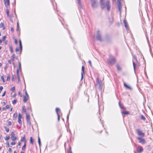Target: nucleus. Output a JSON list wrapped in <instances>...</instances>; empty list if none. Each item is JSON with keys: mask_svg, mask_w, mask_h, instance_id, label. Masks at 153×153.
Returning a JSON list of instances; mask_svg holds the SVG:
<instances>
[{"mask_svg": "<svg viewBox=\"0 0 153 153\" xmlns=\"http://www.w3.org/2000/svg\"><path fill=\"white\" fill-rule=\"evenodd\" d=\"M100 7L102 9L106 8L108 11H110L111 4L109 0H100Z\"/></svg>", "mask_w": 153, "mask_h": 153, "instance_id": "1", "label": "nucleus"}, {"mask_svg": "<svg viewBox=\"0 0 153 153\" xmlns=\"http://www.w3.org/2000/svg\"><path fill=\"white\" fill-rule=\"evenodd\" d=\"M90 1L92 8L94 9L97 8L98 5L97 1V0H90Z\"/></svg>", "mask_w": 153, "mask_h": 153, "instance_id": "2", "label": "nucleus"}, {"mask_svg": "<svg viewBox=\"0 0 153 153\" xmlns=\"http://www.w3.org/2000/svg\"><path fill=\"white\" fill-rule=\"evenodd\" d=\"M116 62V59L114 57L112 56L109 57V59L108 60V63L110 65H112L115 64Z\"/></svg>", "mask_w": 153, "mask_h": 153, "instance_id": "3", "label": "nucleus"}, {"mask_svg": "<svg viewBox=\"0 0 153 153\" xmlns=\"http://www.w3.org/2000/svg\"><path fill=\"white\" fill-rule=\"evenodd\" d=\"M96 39L100 42L102 41V39L101 37V35L99 31H97V36L96 37Z\"/></svg>", "mask_w": 153, "mask_h": 153, "instance_id": "4", "label": "nucleus"}, {"mask_svg": "<svg viewBox=\"0 0 153 153\" xmlns=\"http://www.w3.org/2000/svg\"><path fill=\"white\" fill-rule=\"evenodd\" d=\"M26 119L27 121V123L30 126L31 125V123L30 121V116L29 114H27L26 113Z\"/></svg>", "mask_w": 153, "mask_h": 153, "instance_id": "5", "label": "nucleus"}, {"mask_svg": "<svg viewBox=\"0 0 153 153\" xmlns=\"http://www.w3.org/2000/svg\"><path fill=\"white\" fill-rule=\"evenodd\" d=\"M96 81L97 85H99L100 89L101 90L102 88V85L101 81H100L99 78H97Z\"/></svg>", "mask_w": 153, "mask_h": 153, "instance_id": "6", "label": "nucleus"}, {"mask_svg": "<svg viewBox=\"0 0 153 153\" xmlns=\"http://www.w3.org/2000/svg\"><path fill=\"white\" fill-rule=\"evenodd\" d=\"M117 6L119 9V11L120 13L121 10L122 6L121 1L120 0H118L117 1Z\"/></svg>", "mask_w": 153, "mask_h": 153, "instance_id": "7", "label": "nucleus"}, {"mask_svg": "<svg viewBox=\"0 0 153 153\" xmlns=\"http://www.w3.org/2000/svg\"><path fill=\"white\" fill-rule=\"evenodd\" d=\"M137 132L139 136H144L145 134L143 133L140 129H137Z\"/></svg>", "mask_w": 153, "mask_h": 153, "instance_id": "8", "label": "nucleus"}, {"mask_svg": "<svg viewBox=\"0 0 153 153\" xmlns=\"http://www.w3.org/2000/svg\"><path fill=\"white\" fill-rule=\"evenodd\" d=\"M137 140L139 141V143L142 144H144L146 142V140L144 139H143L140 137H138Z\"/></svg>", "mask_w": 153, "mask_h": 153, "instance_id": "9", "label": "nucleus"}, {"mask_svg": "<svg viewBox=\"0 0 153 153\" xmlns=\"http://www.w3.org/2000/svg\"><path fill=\"white\" fill-rule=\"evenodd\" d=\"M22 115L20 114L19 113L18 115V123L20 124L21 125H22V121L21 120V119L22 118Z\"/></svg>", "mask_w": 153, "mask_h": 153, "instance_id": "10", "label": "nucleus"}, {"mask_svg": "<svg viewBox=\"0 0 153 153\" xmlns=\"http://www.w3.org/2000/svg\"><path fill=\"white\" fill-rule=\"evenodd\" d=\"M84 69H85L84 67L83 66H82V72L81 73V80L83 78V75H84L85 74Z\"/></svg>", "mask_w": 153, "mask_h": 153, "instance_id": "11", "label": "nucleus"}, {"mask_svg": "<svg viewBox=\"0 0 153 153\" xmlns=\"http://www.w3.org/2000/svg\"><path fill=\"white\" fill-rule=\"evenodd\" d=\"M4 4L6 7H8L10 4L9 0H4Z\"/></svg>", "mask_w": 153, "mask_h": 153, "instance_id": "12", "label": "nucleus"}, {"mask_svg": "<svg viewBox=\"0 0 153 153\" xmlns=\"http://www.w3.org/2000/svg\"><path fill=\"white\" fill-rule=\"evenodd\" d=\"M143 149L142 147H138L137 149V151L138 153H140L143 151Z\"/></svg>", "mask_w": 153, "mask_h": 153, "instance_id": "13", "label": "nucleus"}, {"mask_svg": "<svg viewBox=\"0 0 153 153\" xmlns=\"http://www.w3.org/2000/svg\"><path fill=\"white\" fill-rule=\"evenodd\" d=\"M124 86L126 88L129 89V90H131L132 89V88L129 86H128L127 85L125 82H124Z\"/></svg>", "mask_w": 153, "mask_h": 153, "instance_id": "14", "label": "nucleus"}, {"mask_svg": "<svg viewBox=\"0 0 153 153\" xmlns=\"http://www.w3.org/2000/svg\"><path fill=\"white\" fill-rule=\"evenodd\" d=\"M26 142L27 140H25L24 142V144L22 148V150H23L25 151V149Z\"/></svg>", "mask_w": 153, "mask_h": 153, "instance_id": "15", "label": "nucleus"}, {"mask_svg": "<svg viewBox=\"0 0 153 153\" xmlns=\"http://www.w3.org/2000/svg\"><path fill=\"white\" fill-rule=\"evenodd\" d=\"M119 105L120 107L122 109H123V110H124L126 109V108L123 107L122 104L121 103V102H119Z\"/></svg>", "mask_w": 153, "mask_h": 153, "instance_id": "16", "label": "nucleus"}, {"mask_svg": "<svg viewBox=\"0 0 153 153\" xmlns=\"http://www.w3.org/2000/svg\"><path fill=\"white\" fill-rule=\"evenodd\" d=\"M121 113H122V115H123V114H125V115H126V114H129V112L127 111H122L121 112Z\"/></svg>", "mask_w": 153, "mask_h": 153, "instance_id": "17", "label": "nucleus"}, {"mask_svg": "<svg viewBox=\"0 0 153 153\" xmlns=\"http://www.w3.org/2000/svg\"><path fill=\"white\" fill-rule=\"evenodd\" d=\"M77 1H78V4L79 5L80 7L81 8H82V4L80 0H77Z\"/></svg>", "mask_w": 153, "mask_h": 153, "instance_id": "18", "label": "nucleus"}, {"mask_svg": "<svg viewBox=\"0 0 153 153\" xmlns=\"http://www.w3.org/2000/svg\"><path fill=\"white\" fill-rule=\"evenodd\" d=\"M123 22H124V25L125 26V27L127 29L128 28V26L127 25V22H126V21L125 20H124Z\"/></svg>", "mask_w": 153, "mask_h": 153, "instance_id": "19", "label": "nucleus"}, {"mask_svg": "<svg viewBox=\"0 0 153 153\" xmlns=\"http://www.w3.org/2000/svg\"><path fill=\"white\" fill-rule=\"evenodd\" d=\"M28 98L27 97V96H24V99H23V101L24 102H26L27 100V99Z\"/></svg>", "mask_w": 153, "mask_h": 153, "instance_id": "20", "label": "nucleus"}, {"mask_svg": "<svg viewBox=\"0 0 153 153\" xmlns=\"http://www.w3.org/2000/svg\"><path fill=\"white\" fill-rule=\"evenodd\" d=\"M15 57V54H13V55L11 57V59L12 61H13L14 60V58Z\"/></svg>", "mask_w": 153, "mask_h": 153, "instance_id": "21", "label": "nucleus"}, {"mask_svg": "<svg viewBox=\"0 0 153 153\" xmlns=\"http://www.w3.org/2000/svg\"><path fill=\"white\" fill-rule=\"evenodd\" d=\"M11 138L12 140H16L17 139L16 137L14 136H11Z\"/></svg>", "mask_w": 153, "mask_h": 153, "instance_id": "22", "label": "nucleus"}, {"mask_svg": "<svg viewBox=\"0 0 153 153\" xmlns=\"http://www.w3.org/2000/svg\"><path fill=\"white\" fill-rule=\"evenodd\" d=\"M19 45L20 49L21 50H22V44L21 41L20 40L19 41Z\"/></svg>", "mask_w": 153, "mask_h": 153, "instance_id": "23", "label": "nucleus"}, {"mask_svg": "<svg viewBox=\"0 0 153 153\" xmlns=\"http://www.w3.org/2000/svg\"><path fill=\"white\" fill-rule=\"evenodd\" d=\"M30 143L32 144H33V138L32 137H30Z\"/></svg>", "mask_w": 153, "mask_h": 153, "instance_id": "24", "label": "nucleus"}, {"mask_svg": "<svg viewBox=\"0 0 153 153\" xmlns=\"http://www.w3.org/2000/svg\"><path fill=\"white\" fill-rule=\"evenodd\" d=\"M117 68L118 71H121V68L119 65H117Z\"/></svg>", "mask_w": 153, "mask_h": 153, "instance_id": "25", "label": "nucleus"}, {"mask_svg": "<svg viewBox=\"0 0 153 153\" xmlns=\"http://www.w3.org/2000/svg\"><path fill=\"white\" fill-rule=\"evenodd\" d=\"M4 128L6 129V131L7 132H8L9 131V128H7L6 126L4 127Z\"/></svg>", "mask_w": 153, "mask_h": 153, "instance_id": "26", "label": "nucleus"}, {"mask_svg": "<svg viewBox=\"0 0 153 153\" xmlns=\"http://www.w3.org/2000/svg\"><path fill=\"white\" fill-rule=\"evenodd\" d=\"M141 119L142 120H146L145 117L143 115H142L141 116Z\"/></svg>", "mask_w": 153, "mask_h": 153, "instance_id": "27", "label": "nucleus"}, {"mask_svg": "<svg viewBox=\"0 0 153 153\" xmlns=\"http://www.w3.org/2000/svg\"><path fill=\"white\" fill-rule=\"evenodd\" d=\"M22 110H23V111L24 112H26V109L25 108V106H23L22 107Z\"/></svg>", "mask_w": 153, "mask_h": 153, "instance_id": "28", "label": "nucleus"}, {"mask_svg": "<svg viewBox=\"0 0 153 153\" xmlns=\"http://www.w3.org/2000/svg\"><path fill=\"white\" fill-rule=\"evenodd\" d=\"M1 79L2 80L3 82H4V83L5 82V80L4 79V76H1Z\"/></svg>", "mask_w": 153, "mask_h": 153, "instance_id": "29", "label": "nucleus"}, {"mask_svg": "<svg viewBox=\"0 0 153 153\" xmlns=\"http://www.w3.org/2000/svg\"><path fill=\"white\" fill-rule=\"evenodd\" d=\"M38 143L39 145V146H40L41 143L40 140V138L39 137H38Z\"/></svg>", "mask_w": 153, "mask_h": 153, "instance_id": "30", "label": "nucleus"}, {"mask_svg": "<svg viewBox=\"0 0 153 153\" xmlns=\"http://www.w3.org/2000/svg\"><path fill=\"white\" fill-rule=\"evenodd\" d=\"M25 140H26L25 139V137L24 136V137L21 139V141L22 142H23V141H24V142H25Z\"/></svg>", "mask_w": 153, "mask_h": 153, "instance_id": "31", "label": "nucleus"}, {"mask_svg": "<svg viewBox=\"0 0 153 153\" xmlns=\"http://www.w3.org/2000/svg\"><path fill=\"white\" fill-rule=\"evenodd\" d=\"M17 114L16 113H15L13 115V118H16L17 117Z\"/></svg>", "mask_w": 153, "mask_h": 153, "instance_id": "32", "label": "nucleus"}, {"mask_svg": "<svg viewBox=\"0 0 153 153\" xmlns=\"http://www.w3.org/2000/svg\"><path fill=\"white\" fill-rule=\"evenodd\" d=\"M60 110L59 108H56V111L57 114H59L58 113V111Z\"/></svg>", "mask_w": 153, "mask_h": 153, "instance_id": "33", "label": "nucleus"}, {"mask_svg": "<svg viewBox=\"0 0 153 153\" xmlns=\"http://www.w3.org/2000/svg\"><path fill=\"white\" fill-rule=\"evenodd\" d=\"M10 138V137L9 136H8L7 137H4V139L5 140H9Z\"/></svg>", "mask_w": 153, "mask_h": 153, "instance_id": "34", "label": "nucleus"}, {"mask_svg": "<svg viewBox=\"0 0 153 153\" xmlns=\"http://www.w3.org/2000/svg\"><path fill=\"white\" fill-rule=\"evenodd\" d=\"M19 69L20 70L21 69V64L20 62H19Z\"/></svg>", "mask_w": 153, "mask_h": 153, "instance_id": "35", "label": "nucleus"}, {"mask_svg": "<svg viewBox=\"0 0 153 153\" xmlns=\"http://www.w3.org/2000/svg\"><path fill=\"white\" fill-rule=\"evenodd\" d=\"M10 75H8L7 76V81H9L10 80Z\"/></svg>", "mask_w": 153, "mask_h": 153, "instance_id": "36", "label": "nucleus"}, {"mask_svg": "<svg viewBox=\"0 0 153 153\" xmlns=\"http://www.w3.org/2000/svg\"><path fill=\"white\" fill-rule=\"evenodd\" d=\"M15 76L13 75L12 76V80L13 81H14L15 80Z\"/></svg>", "mask_w": 153, "mask_h": 153, "instance_id": "37", "label": "nucleus"}, {"mask_svg": "<svg viewBox=\"0 0 153 153\" xmlns=\"http://www.w3.org/2000/svg\"><path fill=\"white\" fill-rule=\"evenodd\" d=\"M10 52L11 53H13V49L12 47L11 46H10Z\"/></svg>", "mask_w": 153, "mask_h": 153, "instance_id": "38", "label": "nucleus"}, {"mask_svg": "<svg viewBox=\"0 0 153 153\" xmlns=\"http://www.w3.org/2000/svg\"><path fill=\"white\" fill-rule=\"evenodd\" d=\"M17 100H14L12 102V103L13 104H15L17 102Z\"/></svg>", "mask_w": 153, "mask_h": 153, "instance_id": "39", "label": "nucleus"}, {"mask_svg": "<svg viewBox=\"0 0 153 153\" xmlns=\"http://www.w3.org/2000/svg\"><path fill=\"white\" fill-rule=\"evenodd\" d=\"M15 90V87L14 86H13L12 88H11V90L12 91H13Z\"/></svg>", "mask_w": 153, "mask_h": 153, "instance_id": "40", "label": "nucleus"}, {"mask_svg": "<svg viewBox=\"0 0 153 153\" xmlns=\"http://www.w3.org/2000/svg\"><path fill=\"white\" fill-rule=\"evenodd\" d=\"M4 26V24L3 23L1 22L0 24V28H2Z\"/></svg>", "mask_w": 153, "mask_h": 153, "instance_id": "41", "label": "nucleus"}, {"mask_svg": "<svg viewBox=\"0 0 153 153\" xmlns=\"http://www.w3.org/2000/svg\"><path fill=\"white\" fill-rule=\"evenodd\" d=\"M10 108V105H6V109H8Z\"/></svg>", "mask_w": 153, "mask_h": 153, "instance_id": "42", "label": "nucleus"}, {"mask_svg": "<svg viewBox=\"0 0 153 153\" xmlns=\"http://www.w3.org/2000/svg\"><path fill=\"white\" fill-rule=\"evenodd\" d=\"M133 64L134 68V70L135 71V63L134 62H133Z\"/></svg>", "mask_w": 153, "mask_h": 153, "instance_id": "43", "label": "nucleus"}, {"mask_svg": "<svg viewBox=\"0 0 153 153\" xmlns=\"http://www.w3.org/2000/svg\"><path fill=\"white\" fill-rule=\"evenodd\" d=\"M6 14H7V16H9V11L8 10H6Z\"/></svg>", "mask_w": 153, "mask_h": 153, "instance_id": "44", "label": "nucleus"}, {"mask_svg": "<svg viewBox=\"0 0 153 153\" xmlns=\"http://www.w3.org/2000/svg\"><path fill=\"white\" fill-rule=\"evenodd\" d=\"M109 21H110V22H111V23H112L113 21V18L112 17L111 18V19H110V18L109 19Z\"/></svg>", "mask_w": 153, "mask_h": 153, "instance_id": "45", "label": "nucleus"}, {"mask_svg": "<svg viewBox=\"0 0 153 153\" xmlns=\"http://www.w3.org/2000/svg\"><path fill=\"white\" fill-rule=\"evenodd\" d=\"M19 69H17L16 71L17 75V76H19Z\"/></svg>", "mask_w": 153, "mask_h": 153, "instance_id": "46", "label": "nucleus"}, {"mask_svg": "<svg viewBox=\"0 0 153 153\" xmlns=\"http://www.w3.org/2000/svg\"><path fill=\"white\" fill-rule=\"evenodd\" d=\"M15 135V132H12L11 134V136H14Z\"/></svg>", "mask_w": 153, "mask_h": 153, "instance_id": "47", "label": "nucleus"}, {"mask_svg": "<svg viewBox=\"0 0 153 153\" xmlns=\"http://www.w3.org/2000/svg\"><path fill=\"white\" fill-rule=\"evenodd\" d=\"M8 124L9 126H10L12 125V123L11 121H9L8 122Z\"/></svg>", "mask_w": 153, "mask_h": 153, "instance_id": "48", "label": "nucleus"}, {"mask_svg": "<svg viewBox=\"0 0 153 153\" xmlns=\"http://www.w3.org/2000/svg\"><path fill=\"white\" fill-rule=\"evenodd\" d=\"M8 62L10 64H11L12 63V62H11V60H10V59H9L8 60Z\"/></svg>", "mask_w": 153, "mask_h": 153, "instance_id": "49", "label": "nucleus"}, {"mask_svg": "<svg viewBox=\"0 0 153 153\" xmlns=\"http://www.w3.org/2000/svg\"><path fill=\"white\" fill-rule=\"evenodd\" d=\"M6 38V36H4L3 37V39H2V40L3 41H4L5 40Z\"/></svg>", "mask_w": 153, "mask_h": 153, "instance_id": "50", "label": "nucleus"}, {"mask_svg": "<svg viewBox=\"0 0 153 153\" xmlns=\"http://www.w3.org/2000/svg\"><path fill=\"white\" fill-rule=\"evenodd\" d=\"M88 62L90 64V66H91L92 64L91 61L90 60H89Z\"/></svg>", "mask_w": 153, "mask_h": 153, "instance_id": "51", "label": "nucleus"}, {"mask_svg": "<svg viewBox=\"0 0 153 153\" xmlns=\"http://www.w3.org/2000/svg\"><path fill=\"white\" fill-rule=\"evenodd\" d=\"M57 115L58 116V120L59 121L60 120V115L59 114H57Z\"/></svg>", "mask_w": 153, "mask_h": 153, "instance_id": "52", "label": "nucleus"}, {"mask_svg": "<svg viewBox=\"0 0 153 153\" xmlns=\"http://www.w3.org/2000/svg\"><path fill=\"white\" fill-rule=\"evenodd\" d=\"M6 144L7 146H10V144L8 142H7L6 143Z\"/></svg>", "mask_w": 153, "mask_h": 153, "instance_id": "53", "label": "nucleus"}, {"mask_svg": "<svg viewBox=\"0 0 153 153\" xmlns=\"http://www.w3.org/2000/svg\"><path fill=\"white\" fill-rule=\"evenodd\" d=\"M11 31L12 32H13L14 31V29L12 27H11Z\"/></svg>", "mask_w": 153, "mask_h": 153, "instance_id": "54", "label": "nucleus"}, {"mask_svg": "<svg viewBox=\"0 0 153 153\" xmlns=\"http://www.w3.org/2000/svg\"><path fill=\"white\" fill-rule=\"evenodd\" d=\"M16 52H18L19 51V49L18 48H16Z\"/></svg>", "mask_w": 153, "mask_h": 153, "instance_id": "55", "label": "nucleus"}, {"mask_svg": "<svg viewBox=\"0 0 153 153\" xmlns=\"http://www.w3.org/2000/svg\"><path fill=\"white\" fill-rule=\"evenodd\" d=\"M25 94H26V96H27V98H28V97H29V96H28V94H27V92L26 91H25Z\"/></svg>", "mask_w": 153, "mask_h": 153, "instance_id": "56", "label": "nucleus"}, {"mask_svg": "<svg viewBox=\"0 0 153 153\" xmlns=\"http://www.w3.org/2000/svg\"><path fill=\"white\" fill-rule=\"evenodd\" d=\"M15 43L16 44H17V43H18V41H17V40L16 39H15Z\"/></svg>", "mask_w": 153, "mask_h": 153, "instance_id": "57", "label": "nucleus"}, {"mask_svg": "<svg viewBox=\"0 0 153 153\" xmlns=\"http://www.w3.org/2000/svg\"><path fill=\"white\" fill-rule=\"evenodd\" d=\"M8 150H9V152H11L12 149L11 148H9Z\"/></svg>", "mask_w": 153, "mask_h": 153, "instance_id": "58", "label": "nucleus"}, {"mask_svg": "<svg viewBox=\"0 0 153 153\" xmlns=\"http://www.w3.org/2000/svg\"><path fill=\"white\" fill-rule=\"evenodd\" d=\"M17 78H18V81H20V78L19 76H17Z\"/></svg>", "mask_w": 153, "mask_h": 153, "instance_id": "59", "label": "nucleus"}, {"mask_svg": "<svg viewBox=\"0 0 153 153\" xmlns=\"http://www.w3.org/2000/svg\"><path fill=\"white\" fill-rule=\"evenodd\" d=\"M15 144H16V143L15 142H12L11 143V145H15Z\"/></svg>", "mask_w": 153, "mask_h": 153, "instance_id": "60", "label": "nucleus"}, {"mask_svg": "<svg viewBox=\"0 0 153 153\" xmlns=\"http://www.w3.org/2000/svg\"><path fill=\"white\" fill-rule=\"evenodd\" d=\"M5 94H6V91H5L3 93L2 95V97H4V96L5 95Z\"/></svg>", "mask_w": 153, "mask_h": 153, "instance_id": "61", "label": "nucleus"}, {"mask_svg": "<svg viewBox=\"0 0 153 153\" xmlns=\"http://www.w3.org/2000/svg\"><path fill=\"white\" fill-rule=\"evenodd\" d=\"M133 57L134 59H135L136 61L137 60V57L136 56H134Z\"/></svg>", "mask_w": 153, "mask_h": 153, "instance_id": "62", "label": "nucleus"}, {"mask_svg": "<svg viewBox=\"0 0 153 153\" xmlns=\"http://www.w3.org/2000/svg\"><path fill=\"white\" fill-rule=\"evenodd\" d=\"M2 110L3 111H4L6 109V108H5V107H3L2 108Z\"/></svg>", "mask_w": 153, "mask_h": 153, "instance_id": "63", "label": "nucleus"}, {"mask_svg": "<svg viewBox=\"0 0 153 153\" xmlns=\"http://www.w3.org/2000/svg\"><path fill=\"white\" fill-rule=\"evenodd\" d=\"M2 27L3 30H4L5 29V27L4 26H3V27Z\"/></svg>", "mask_w": 153, "mask_h": 153, "instance_id": "64", "label": "nucleus"}]
</instances>
